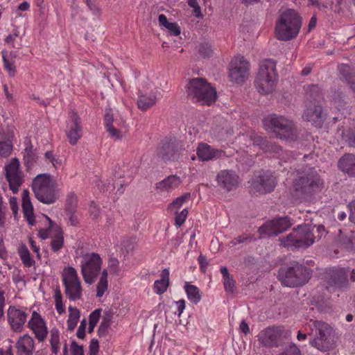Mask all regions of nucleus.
Segmentation results:
<instances>
[{
	"label": "nucleus",
	"mask_w": 355,
	"mask_h": 355,
	"mask_svg": "<svg viewBox=\"0 0 355 355\" xmlns=\"http://www.w3.org/2000/svg\"><path fill=\"white\" fill-rule=\"evenodd\" d=\"M189 211L187 209H184L179 214H177L175 218V225L177 227H180L185 222L188 216Z\"/></svg>",
	"instance_id": "obj_51"
},
{
	"label": "nucleus",
	"mask_w": 355,
	"mask_h": 355,
	"mask_svg": "<svg viewBox=\"0 0 355 355\" xmlns=\"http://www.w3.org/2000/svg\"><path fill=\"white\" fill-rule=\"evenodd\" d=\"M17 355H32L35 349L33 338L28 334L20 336L17 343Z\"/></svg>",
	"instance_id": "obj_26"
},
{
	"label": "nucleus",
	"mask_w": 355,
	"mask_h": 355,
	"mask_svg": "<svg viewBox=\"0 0 355 355\" xmlns=\"http://www.w3.org/2000/svg\"><path fill=\"white\" fill-rule=\"evenodd\" d=\"M71 355H84L83 347L78 345L75 340H72L71 345Z\"/></svg>",
	"instance_id": "obj_57"
},
{
	"label": "nucleus",
	"mask_w": 355,
	"mask_h": 355,
	"mask_svg": "<svg viewBox=\"0 0 355 355\" xmlns=\"http://www.w3.org/2000/svg\"><path fill=\"white\" fill-rule=\"evenodd\" d=\"M107 271L103 270L96 287V297H101L107 290Z\"/></svg>",
	"instance_id": "obj_38"
},
{
	"label": "nucleus",
	"mask_w": 355,
	"mask_h": 355,
	"mask_svg": "<svg viewBox=\"0 0 355 355\" xmlns=\"http://www.w3.org/2000/svg\"><path fill=\"white\" fill-rule=\"evenodd\" d=\"M101 310L100 309H95L89 316V322L96 325L101 317Z\"/></svg>",
	"instance_id": "obj_58"
},
{
	"label": "nucleus",
	"mask_w": 355,
	"mask_h": 355,
	"mask_svg": "<svg viewBox=\"0 0 355 355\" xmlns=\"http://www.w3.org/2000/svg\"><path fill=\"white\" fill-rule=\"evenodd\" d=\"M170 272L168 268H164L160 275V279L154 282L153 290L156 294L162 295L164 293L169 286Z\"/></svg>",
	"instance_id": "obj_31"
},
{
	"label": "nucleus",
	"mask_w": 355,
	"mask_h": 355,
	"mask_svg": "<svg viewBox=\"0 0 355 355\" xmlns=\"http://www.w3.org/2000/svg\"><path fill=\"white\" fill-rule=\"evenodd\" d=\"M62 283L65 295L70 301L81 299L83 295L81 282L74 268L67 267L64 269Z\"/></svg>",
	"instance_id": "obj_9"
},
{
	"label": "nucleus",
	"mask_w": 355,
	"mask_h": 355,
	"mask_svg": "<svg viewBox=\"0 0 355 355\" xmlns=\"http://www.w3.org/2000/svg\"><path fill=\"white\" fill-rule=\"evenodd\" d=\"M322 182L313 170L301 173L293 182V189L297 194H309L319 189Z\"/></svg>",
	"instance_id": "obj_10"
},
{
	"label": "nucleus",
	"mask_w": 355,
	"mask_h": 355,
	"mask_svg": "<svg viewBox=\"0 0 355 355\" xmlns=\"http://www.w3.org/2000/svg\"><path fill=\"white\" fill-rule=\"evenodd\" d=\"M338 71L351 89L355 92V74L353 69L348 64H341L338 66Z\"/></svg>",
	"instance_id": "obj_32"
},
{
	"label": "nucleus",
	"mask_w": 355,
	"mask_h": 355,
	"mask_svg": "<svg viewBox=\"0 0 355 355\" xmlns=\"http://www.w3.org/2000/svg\"><path fill=\"white\" fill-rule=\"evenodd\" d=\"M26 308L10 305L7 311L8 322L12 331L21 332L27 320Z\"/></svg>",
	"instance_id": "obj_17"
},
{
	"label": "nucleus",
	"mask_w": 355,
	"mask_h": 355,
	"mask_svg": "<svg viewBox=\"0 0 355 355\" xmlns=\"http://www.w3.org/2000/svg\"><path fill=\"white\" fill-rule=\"evenodd\" d=\"M182 149V141L173 138L162 144L157 155L164 161L173 160Z\"/></svg>",
	"instance_id": "obj_19"
},
{
	"label": "nucleus",
	"mask_w": 355,
	"mask_h": 355,
	"mask_svg": "<svg viewBox=\"0 0 355 355\" xmlns=\"http://www.w3.org/2000/svg\"><path fill=\"white\" fill-rule=\"evenodd\" d=\"M48 227L39 230L38 236L42 239H51V246L53 252H58L64 245V236L62 229L55 224L49 217L45 216Z\"/></svg>",
	"instance_id": "obj_12"
},
{
	"label": "nucleus",
	"mask_w": 355,
	"mask_h": 355,
	"mask_svg": "<svg viewBox=\"0 0 355 355\" xmlns=\"http://www.w3.org/2000/svg\"><path fill=\"white\" fill-rule=\"evenodd\" d=\"M277 185V179L274 173L269 171H262L254 175L252 180V188L261 193H270Z\"/></svg>",
	"instance_id": "obj_14"
},
{
	"label": "nucleus",
	"mask_w": 355,
	"mask_h": 355,
	"mask_svg": "<svg viewBox=\"0 0 355 355\" xmlns=\"http://www.w3.org/2000/svg\"><path fill=\"white\" fill-rule=\"evenodd\" d=\"M196 153L200 160L209 161L220 157L223 152L214 148L207 144L200 143L197 148Z\"/></svg>",
	"instance_id": "obj_25"
},
{
	"label": "nucleus",
	"mask_w": 355,
	"mask_h": 355,
	"mask_svg": "<svg viewBox=\"0 0 355 355\" xmlns=\"http://www.w3.org/2000/svg\"><path fill=\"white\" fill-rule=\"evenodd\" d=\"M184 290L188 299L192 303L196 304L200 301L201 296L200 294V291L196 286L189 284V283L186 282L184 284Z\"/></svg>",
	"instance_id": "obj_34"
},
{
	"label": "nucleus",
	"mask_w": 355,
	"mask_h": 355,
	"mask_svg": "<svg viewBox=\"0 0 355 355\" xmlns=\"http://www.w3.org/2000/svg\"><path fill=\"white\" fill-rule=\"evenodd\" d=\"M89 355H97L99 349V345L98 340L93 338L89 344Z\"/></svg>",
	"instance_id": "obj_60"
},
{
	"label": "nucleus",
	"mask_w": 355,
	"mask_h": 355,
	"mask_svg": "<svg viewBox=\"0 0 355 355\" xmlns=\"http://www.w3.org/2000/svg\"><path fill=\"white\" fill-rule=\"evenodd\" d=\"M2 58L5 69L8 71L10 76H14L16 72L15 60H13L12 58L9 59L8 57V53L6 51H2Z\"/></svg>",
	"instance_id": "obj_40"
},
{
	"label": "nucleus",
	"mask_w": 355,
	"mask_h": 355,
	"mask_svg": "<svg viewBox=\"0 0 355 355\" xmlns=\"http://www.w3.org/2000/svg\"><path fill=\"white\" fill-rule=\"evenodd\" d=\"M249 76V62L242 55L235 56L229 67V77L232 82L243 83Z\"/></svg>",
	"instance_id": "obj_13"
},
{
	"label": "nucleus",
	"mask_w": 355,
	"mask_h": 355,
	"mask_svg": "<svg viewBox=\"0 0 355 355\" xmlns=\"http://www.w3.org/2000/svg\"><path fill=\"white\" fill-rule=\"evenodd\" d=\"M39 343L44 342L48 336L49 329L45 319L36 311H33L27 324Z\"/></svg>",
	"instance_id": "obj_16"
},
{
	"label": "nucleus",
	"mask_w": 355,
	"mask_h": 355,
	"mask_svg": "<svg viewBox=\"0 0 355 355\" xmlns=\"http://www.w3.org/2000/svg\"><path fill=\"white\" fill-rule=\"evenodd\" d=\"M254 240V239L252 235L242 234L232 239L230 241V245H231L232 246H235L239 244H246Z\"/></svg>",
	"instance_id": "obj_44"
},
{
	"label": "nucleus",
	"mask_w": 355,
	"mask_h": 355,
	"mask_svg": "<svg viewBox=\"0 0 355 355\" xmlns=\"http://www.w3.org/2000/svg\"><path fill=\"white\" fill-rule=\"evenodd\" d=\"M302 19L293 9H286L280 12L275 22V34L277 40L290 41L295 39L300 33Z\"/></svg>",
	"instance_id": "obj_1"
},
{
	"label": "nucleus",
	"mask_w": 355,
	"mask_h": 355,
	"mask_svg": "<svg viewBox=\"0 0 355 355\" xmlns=\"http://www.w3.org/2000/svg\"><path fill=\"white\" fill-rule=\"evenodd\" d=\"M349 272V269L345 268H334L330 270L327 277V288L329 290L331 288H340L343 287L347 282Z\"/></svg>",
	"instance_id": "obj_23"
},
{
	"label": "nucleus",
	"mask_w": 355,
	"mask_h": 355,
	"mask_svg": "<svg viewBox=\"0 0 355 355\" xmlns=\"http://www.w3.org/2000/svg\"><path fill=\"white\" fill-rule=\"evenodd\" d=\"M310 277L309 269L299 263L288 268H281L278 272V279L288 287L302 286L309 281Z\"/></svg>",
	"instance_id": "obj_8"
},
{
	"label": "nucleus",
	"mask_w": 355,
	"mask_h": 355,
	"mask_svg": "<svg viewBox=\"0 0 355 355\" xmlns=\"http://www.w3.org/2000/svg\"><path fill=\"white\" fill-rule=\"evenodd\" d=\"M190 193H186L180 197L177 198L170 204V208L175 209H180L182 206L183 203L190 198Z\"/></svg>",
	"instance_id": "obj_47"
},
{
	"label": "nucleus",
	"mask_w": 355,
	"mask_h": 355,
	"mask_svg": "<svg viewBox=\"0 0 355 355\" xmlns=\"http://www.w3.org/2000/svg\"><path fill=\"white\" fill-rule=\"evenodd\" d=\"M102 259L97 253L86 254L83 257L80 263L81 273L84 281L88 284H92L100 273L102 266Z\"/></svg>",
	"instance_id": "obj_11"
},
{
	"label": "nucleus",
	"mask_w": 355,
	"mask_h": 355,
	"mask_svg": "<svg viewBox=\"0 0 355 355\" xmlns=\"http://www.w3.org/2000/svg\"><path fill=\"white\" fill-rule=\"evenodd\" d=\"M50 344L53 354H57L60 350V332L58 329H52L50 331Z\"/></svg>",
	"instance_id": "obj_39"
},
{
	"label": "nucleus",
	"mask_w": 355,
	"mask_h": 355,
	"mask_svg": "<svg viewBox=\"0 0 355 355\" xmlns=\"http://www.w3.org/2000/svg\"><path fill=\"white\" fill-rule=\"evenodd\" d=\"M306 327L310 329L309 334L313 337L310 340L311 346L321 352H327L332 348V328L329 324L320 320H311Z\"/></svg>",
	"instance_id": "obj_5"
},
{
	"label": "nucleus",
	"mask_w": 355,
	"mask_h": 355,
	"mask_svg": "<svg viewBox=\"0 0 355 355\" xmlns=\"http://www.w3.org/2000/svg\"><path fill=\"white\" fill-rule=\"evenodd\" d=\"M66 213L68 216V224L71 226H76L79 220L76 211H66Z\"/></svg>",
	"instance_id": "obj_59"
},
{
	"label": "nucleus",
	"mask_w": 355,
	"mask_h": 355,
	"mask_svg": "<svg viewBox=\"0 0 355 355\" xmlns=\"http://www.w3.org/2000/svg\"><path fill=\"white\" fill-rule=\"evenodd\" d=\"M24 159L27 164H32L36 161V155L33 149V146L26 148L24 154Z\"/></svg>",
	"instance_id": "obj_46"
},
{
	"label": "nucleus",
	"mask_w": 355,
	"mask_h": 355,
	"mask_svg": "<svg viewBox=\"0 0 355 355\" xmlns=\"http://www.w3.org/2000/svg\"><path fill=\"white\" fill-rule=\"evenodd\" d=\"M282 244L291 250L296 248H306L313 245L315 236L308 225H299L286 236L279 239Z\"/></svg>",
	"instance_id": "obj_7"
},
{
	"label": "nucleus",
	"mask_w": 355,
	"mask_h": 355,
	"mask_svg": "<svg viewBox=\"0 0 355 355\" xmlns=\"http://www.w3.org/2000/svg\"><path fill=\"white\" fill-rule=\"evenodd\" d=\"M283 332L281 327H268L261 331L258 335L259 341L266 347H276L278 345Z\"/></svg>",
	"instance_id": "obj_22"
},
{
	"label": "nucleus",
	"mask_w": 355,
	"mask_h": 355,
	"mask_svg": "<svg viewBox=\"0 0 355 355\" xmlns=\"http://www.w3.org/2000/svg\"><path fill=\"white\" fill-rule=\"evenodd\" d=\"M187 3L189 7L193 8L192 13L196 17L202 18L203 15L198 0H187Z\"/></svg>",
	"instance_id": "obj_48"
},
{
	"label": "nucleus",
	"mask_w": 355,
	"mask_h": 355,
	"mask_svg": "<svg viewBox=\"0 0 355 355\" xmlns=\"http://www.w3.org/2000/svg\"><path fill=\"white\" fill-rule=\"evenodd\" d=\"M291 225L288 217H281L265 223L259 228L258 232L261 238L276 236L286 231Z\"/></svg>",
	"instance_id": "obj_15"
},
{
	"label": "nucleus",
	"mask_w": 355,
	"mask_h": 355,
	"mask_svg": "<svg viewBox=\"0 0 355 355\" xmlns=\"http://www.w3.org/2000/svg\"><path fill=\"white\" fill-rule=\"evenodd\" d=\"M54 301L57 312L60 315L64 313L65 312V306L62 302V295L59 289L55 291Z\"/></svg>",
	"instance_id": "obj_42"
},
{
	"label": "nucleus",
	"mask_w": 355,
	"mask_h": 355,
	"mask_svg": "<svg viewBox=\"0 0 355 355\" xmlns=\"http://www.w3.org/2000/svg\"><path fill=\"white\" fill-rule=\"evenodd\" d=\"M111 324L110 317H103L98 329V334L100 336H105Z\"/></svg>",
	"instance_id": "obj_49"
},
{
	"label": "nucleus",
	"mask_w": 355,
	"mask_h": 355,
	"mask_svg": "<svg viewBox=\"0 0 355 355\" xmlns=\"http://www.w3.org/2000/svg\"><path fill=\"white\" fill-rule=\"evenodd\" d=\"M45 158L49 160L55 168H57L61 165V160L55 157L51 151H47L45 153Z\"/></svg>",
	"instance_id": "obj_56"
},
{
	"label": "nucleus",
	"mask_w": 355,
	"mask_h": 355,
	"mask_svg": "<svg viewBox=\"0 0 355 355\" xmlns=\"http://www.w3.org/2000/svg\"><path fill=\"white\" fill-rule=\"evenodd\" d=\"M223 285L225 291L227 293H232L234 292V288L235 286L234 281L232 277H230L225 279H223Z\"/></svg>",
	"instance_id": "obj_55"
},
{
	"label": "nucleus",
	"mask_w": 355,
	"mask_h": 355,
	"mask_svg": "<svg viewBox=\"0 0 355 355\" xmlns=\"http://www.w3.org/2000/svg\"><path fill=\"white\" fill-rule=\"evenodd\" d=\"M338 166L345 173L352 177H355V155L354 154H345L338 160Z\"/></svg>",
	"instance_id": "obj_29"
},
{
	"label": "nucleus",
	"mask_w": 355,
	"mask_h": 355,
	"mask_svg": "<svg viewBox=\"0 0 355 355\" xmlns=\"http://www.w3.org/2000/svg\"><path fill=\"white\" fill-rule=\"evenodd\" d=\"M108 267L110 272L118 275L120 272L119 261L116 258H110L108 261Z\"/></svg>",
	"instance_id": "obj_52"
},
{
	"label": "nucleus",
	"mask_w": 355,
	"mask_h": 355,
	"mask_svg": "<svg viewBox=\"0 0 355 355\" xmlns=\"http://www.w3.org/2000/svg\"><path fill=\"white\" fill-rule=\"evenodd\" d=\"M32 189L35 198L44 204H53L59 198L57 182L48 173L37 175L33 180Z\"/></svg>",
	"instance_id": "obj_2"
},
{
	"label": "nucleus",
	"mask_w": 355,
	"mask_h": 355,
	"mask_svg": "<svg viewBox=\"0 0 355 355\" xmlns=\"http://www.w3.org/2000/svg\"><path fill=\"white\" fill-rule=\"evenodd\" d=\"M181 184L180 178L171 175L156 184V190L159 193H168L178 188Z\"/></svg>",
	"instance_id": "obj_27"
},
{
	"label": "nucleus",
	"mask_w": 355,
	"mask_h": 355,
	"mask_svg": "<svg viewBox=\"0 0 355 355\" xmlns=\"http://www.w3.org/2000/svg\"><path fill=\"white\" fill-rule=\"evenodd\" d=\"M199 53L203 57H209L211 53V49L207 44H201L198 49Z\"/></svg>",
	"instance_id": "obj_61"
},
{
	"label": "nucleus",
	"mask_w": 355,
	"mask_h": 355,
	"mask_svg": "<svg viewBox=\"0 0 355 355\" xmlns=\"http://www.w3.org/2000/svg\"><path fill=\"white\" fill-rule=\"evenodd\" d=\"M22 211L25 219L28 225L33 226L35 225V215L33 211V207L29 197V192L24 190L22 193Z\"/></svg>",
	"instance_id": "obj_28"
},
{
	"label": "nucleus",
	"mask_w": 355,
	"mask_h": 355,
	"mask_svg": "<svg viewBox=\"0 0 355 355\" xmlns=\"http://www.w3.org/2000/svg\"><path fill=\"white\" fill-rule=\"evenodd\" d=\"M85 328H86V320L85 319H83L80 322V324L79 325L77 332H76V336L78 338L83 339L85 338Z\"/></svg>",
	"instance_id": "obj_62"
},
{
	"label": "nucleus",
	"mask_w": 355,
	"mask_h": 355,
	"mask_svg": "<svg viewBox=\"0 0 355 355\" xmlns=\"http://www.w3.org/2000/svg\"><path fill=\"white\" fill-rule=\"evenodd\" d=\"M18 254L24 266L30 268L35 264L34 259L31 257L27 247L22 244L19 246Z\"/></svg>",
	"instance_id": "obj_36"
},
{
	"label": "nucleus",
	"mask_w": 355,
	"mask_h": 355,
	"mask_svg": "<svg viewBox=\"0 0 355 355\" xmlns=\"http://www.w3.org/2000/svg\"><path fill=\"white\" fill-rule=\"evenodd\" d=\"M216 181L218 185L226 191L236 189L240 182L239 175L232 170L220 171L216 176Z\"/></svg>",
	"instance_id": "obj_20"
},
{
	"label": "nucleus",
	"mask_w": 355,
	"mask_h": 355,
	"mask_svg": "<svg viewBox=\"0 0 355 355\" xmlns=\"http://www.w3.org/2000/svg\"><path fill=\"white\" fill-rule=\"evenodd\" d=\"M283 355H301V353L296 345L293 344L286 349Z\"/></svg>",
	"instance_id": "obj_63"
},
{
	"label": "nucleus",
	"mask_w": 355,
	"mask_h": 355,
	"mask_svg": "<svg viewBox=\"0 0 355 355\" xmlns=\"http://www.w3.org/2000/svg\"><path fill=\"white\" fill-rule=\"evenodd\" d=\"M264 128L279 139L294 140L297 137L293 121L275 114H270L263 120Z\"/></svg>",
	"instance_id": "obj_3"
},
{
	"label": "nucleus",
	"mask_w": 355,
	"mask_h": 355,
	"mask_svg": "<svg viewBox=\"0 0 355 355\" xmlns=\"http://www.w3.org/2000/svg\"><path fill=\"white\" fill-rule=\"evenodd\" d=\"M302 118L304 121L311 122L314 126L320 128L325 119V114L323 113L322 106L314 103L306 105Z\"/></svg>",
	"instance_id": "obj_21"
},
{
	"label": "nucleus",
	"mask_w": 355,
	"mask_h": 355,
	"mask_svg": "<svg viewBox=\"0 0 355 355\" xmlns=\"http://www.w3.org/2000/svg\"><path fill=\"white\" fill-rule=\"evenodd\" d=\"M69 314L67 320V329L71 331L76 327L80 316V311L77 308L73 307L71 306L69 307Z\"/></svg>",
	"instance_id": "obj_37"
},
{
	"label": "nucleus",
	"mask_w": 355,
	"mask_h": 355,
	"mask_svg": "<svg viewBox=\"0 0 355 355\" xmlns=\"http://www.w3.org/2000/svg\"><path fill=\"white\" fill-rule=\"evenodd\" d=\"M343 139L350 146L355 147V130H348L343 132Z\"/></svg>",
	"instance_id": "obj_50"
},
{
	"label": "nucleus",
	"mask_w": 355,
	"mask_h": 355,
	"mask_svg": "<svg viewBox=\"0 0 355 355\" xmlns=\"http://www.w3.org/2000/svg\"><path fill=\"white\" fill-rule=\"evenodd\" d=\"M110 137L115 140H121L123 138V135L120 130L116 128L114 125L106 128Z\"/></svg>",
	"instance_id": "obj_54"
},
{
	"label": "nucleus",
	"mask_w": 355,
	"mask_h": 355,
	"mask_svg": "<svg viewBox=\"0 0 355 355\" xmlns=\"http://www.w3.org/2000/svg\"><path fill=\"white\" fill-rule=\"evenodd\" d=\"M80 119L75 112L70 116V121L67 123V137L71 145H75L82 137V127Z\"/></svg>",
	"instance_id": "obj_24"
},
{
	"label": "nucleus",
	"mask_w": 355,
	"mask_h": 355,
	"mask_svg": "<svg viewBox=\"0 0 355 355\" xmlns=\"http://www.w3.org/2000/svg\"><path fill=\"white\" fill-rule=\"evenodd\" d=\"M259 148L265 152L279 153L282 151V148L275 143L270 142L266 139Z\"/></svg>",
	"instance_id": "obj_41"
},
{
	"label": "nucleus",
	"mask_w": 355,
	"mask_h": 355,
	"mask_svg": "<svg viewBox=\"0 0 355 355\" xmlns=\"http://www.w3.org/2000/svg\"><path fill=\"white\" fill-rule=\"evenodd\" d=\"M158 94H160L159 91L155 89L148 94L139 95L137 101L138 107L141 110L149 109L156 103Z\"/></svg>",
	"instance_id": "obj_30"
},
{
	"label": "nucleus",
	"mask_w": 355,
	"mask_h": 355,
	"mask_svg": "<svg viewBox=\"0 0 355 355\" xmlns=\"http://www.w3.org/2000/svg\"><path fill=\"white\" fill-rule=\"evenodd\" d=\"M12 150V144L10 140L0 141V156L8 157Z\"/></svg>",
	"instance_id": "obj_43"
},
{
	"label": "nucleus",
	"mask_w": 355,
	"mask_h": 355,
	"mask_svg": "<svg viewBox=\"0 0 355 355\" xmlns=\"http://www.w3.org/2000/svg\"><path fill=\"white\" fill-rule=\"evenodd\" d=\"M187 92L189 97L202 105H210L216 101V91L205 79L196 78L191 79L187 85Z\"/></svg>",
	"instance_id": "obj_6"
},
{
	"label": "nucleus",
	"mask_w": 355,
	"mask_h": 355,
	"mask_svg": "<svg viewBox=\"0 0 355 355\" xmlns=\"http://www.w3.org/2000/svg\"><path fill=\"white\" fill-rule=\"evenodd\" d=\"M159 24L160 26L165 27L172 35H179L181 33L180 28L175 22H168L167 17L164 14L159 15Z\"/></svg>",
	"instance_id": "obj_33"
},
{
	"label": "nucleus",
	"mask_w": 355,
	"mask_h": 355,
	"mask_svg": "<svg viewBox=\"0 0 355 355\" xmlns=\"http://www.w3.org/2000/svg\"><path fill=\"white\" fill-rule=\"evenodd\" d=\"M277 82L276 62L271 59L261 62L254 81L257 91L261 94L272 93L276 87Z\"/></svg>",
	"instance_id": "obj_4"
},
{
	"label": "nucleus",
	"mask_w": 355,
	"mask_h": 355,
	"mask_svg": "<svg viewBox=\"0 0 355 355\" xmlns=\"http://www.w3.org/2000/svg\"><path fill=\"white\" fill-rule=\"evenodd\" d=\"M78 199L77 196L73 193H70L67 196L66 211H76L77 207Z\"/></svg>",
	"instance_id": "obj_45"
},
{
	"label": "nucleus",
	"mask_w": 355,
	"mask_h": 355,
	"mask_svg": "<svg viewBox=\"0 0 355 355\" xmlns=\"http://www.w3.org/2000/svg\"><path fill=\"white\" fill-rule=\"evenodd\" d=\"M19 166V160L17 158H13L5 166L6 177L9 183L10 189L14 193L18 191L22 183V175Z\"/></svg>",
	"instance_id": "obj_18"
},
{
	"label": "nucleus",
	"mask_w": 355,
	"mask_h": 355,
	"mask_svg": "<svg viewBox=\"0 0 355 355\" xmlns=\"http://www.w3.org/2000/svg\"><path fill=\"white\" fill-rule=\"evenodd\" d=\"M306 98L309 100L306 105H311L314 103L318 104L319 101L322 98L320 88L315 85L309 86L306 92Z\"/></svg>",
	"instance_id": "obj_35"
},
{
	"label": "nucleus",
	"mask_w": 355,
	"mask_h": 355,
	"mask_svg": "<svg viewBox=\"0 0 355 355\" xmlns=\"http://www.w3.org/2000/svg\"><path fill=\"white\" fill-rule=\"evenodd\" d=\"M348 207L350 211L349 218L351 222L355 223V199L349 204Z\"/></svg>",
	"instance_id": "obj_64"
},
{
	"label": "nucleus",
	"mask_w": 355,
	"mask_h": 355,
	"mask_svg": "<svg viewBox=\"0 0 355 355\" xmlns=\"http://www.w3.org/2000/svg\"><path fill=\"white\" fill-rule=\"evenodd\" d=\"M104 122L105 129L114 125V116L112 110L111 109H106L104 116Z\"/></svg>",
	"instance_id": "obj_53"
}]
</instances>
